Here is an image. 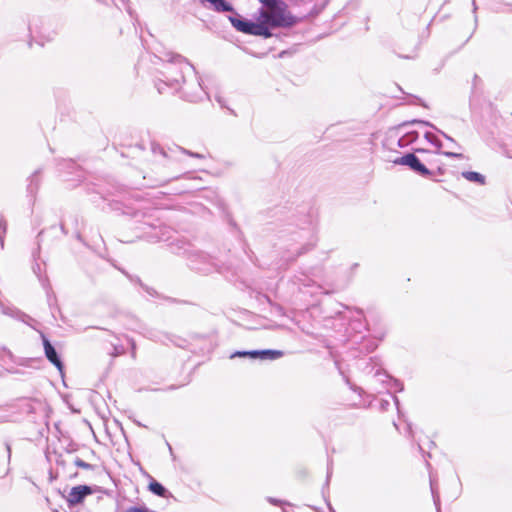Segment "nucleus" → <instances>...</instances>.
Here are the masks:
<instances>
[{
	"label": "nucleus",
	"mask_w": 512,
	"mask_h": 512,
	"mask_svg": "<svg viewBox=\"0 0 512 512\" xmlns=\"http://www.w3.org/2000/svg\"><path fill=\"white\" fill-rule=\"evenodd\" d=\"M391 397H392L397 409L399 410V399L395 395H392Z\"/></svg>",
	"instance_id": "nucleus-35"
},
{
	"label": "nucleus",
	"mask_w": 512,
	"mask_h": 512,
	"mask_svg": "<svg viewBox=\"0 0 512 512\" xmlns=\"http://www.w3.org/2000/svg\"><path fill=\"white\" fill-rule=\"evenodd\" d=\"M166 80H160V83L156 84L157 90L160 94L165 92L166 87H172L176 92L180 90V79L176 76H165Z\"/></svg>",
	"instance_id": "nucleus-11"
},
{
	"label": "nucleus",
	"mask_w": 512,
	"mask_h": 512,
	"mask_svg": "<svg viewBox=\"0 0 512 512\" xmlns=\"http://www.w3.org/2000/svg\"><path fill=\"white\" fill-rule=\"evenodd\" d=\"M304 286H310V283L303 282Z\"/></svg>",
	"instance_id": "nucleus-46"
},
{
	"label": "nucleus",
	"mask_w": 512,
	"mask_h": 512,
	"mask_svg": "<svg viewBox=\"0 0 512 512\" xmlns=\"http://www.w3.org/2000/svg\"><path fill=\"white\" fill-rule=\"evenodd\" d=\"M424 137L431 144H433V142L437 141V137L433 133H431V132H426Z\"/></svg>",
	"instance_id": "nucleus-27"
},
{
	"label": "nucleus",
	"mask_w": 512,
	"mask_h": 512,
	"mask_svg": "<svg viewBox=\"0 0 512 512\" xmlns=\"http://www.w3.org/2000/svg\"><path fill=\"white\" fill-rule=\"evenodd\" d=\"M74 464L77 467L85 469V470H93L95 468L94 465H92L90 463H87V462L83 461L82 459H80L78 457L74 460Z\"/></svg>",
	"instance_id": "nucleus-20"
},
{
	"label": "nucleus",
	"mask_w": 512,
	"mask_h": 512,
	"mask_svg": "<svg viewBox=\"0 0 512 512\" xmlns=\"http://www.w3.org/2000/svg\"><path fill=\"white\" fill-rule=\"evenodd\" d=\"M315 246V242H309V243H306L304 244L298 251L297 253L295 254V256L293 257H288L286 258V261L288 262H294L298 257L304 255L305 253H307L308 251L312 250Z\"/></svg>",
	"instance_id": "nucleus-16"
},
{
	"label": "nucleus",
	"mask_w": 512,
	"mask_h": 512,
	"mask_svg": "<svg viewBox=\"0 0 512 512\" xmlns=\"http://www.w3.org/2000/svg\"><path fill=\"white\" fill-rule=\"evenodd\" d=\"M259 2L262 7L258 9L257 15L268 32L279 27H292L298 22V18L287 11L285 2L281 0H259Z\"/></svg>",
	"instance_id": "nucleus-1"
},
{
	"label": "nucleus",
	"mask_w": 512,
	"mask_h": 512,
	"mask_svg": "<svg viewBox=\"0 0 512 512\" xmlns=\"http://www.w3.org/2000/svg\"><path fill=\"white\" fill-rule=\"evenodd\" d=\"M418 132L417 131H410L407 132L405 135H403L398 140V146L401 148H404L408 146L409 144L415 142L418 139Z\"/></svg>",
	"instance_id": "nucleus-14"
},
{
	"label": "nucleus",
	"mask_w": 512,
	"mask_h": 512,
	"mask_svg": "<svg viewBox=\"0 0 512 512\" xmlns=\"http://www.w3.org/2000/svg\"><path fill=\"white\" fill-rule=\"evenodd\" d=\"M254 354H256V359L259 360H276L281 358L284 355V352L275 349H263L256 350Z\"/></svg>",
	"instance_id": "nucleus-12"
},
{
	"label": "nucleus",
	"mask_w": 512,
	"mask_h": 512,
	"mask_svg": "<svg viewBox=\"0 0 512 512\" xmlns=\"http://www.w3.org/2000/svg\"><path fill=\"white\" fill-rule=\"evenodd\" d=\"M431 492L434 500V504L436 506L437 512H440V504H439V495L436 493L433 483L431 482Z\"/></svg>",
	"instance_id": "nucleus-23"
},
{
	"label": "nucleus",
	"mask_w": 512,
	"mask_h": 512,
	"mask_svg": "<svg viewBox=\"0 0 512 512\" xmlns=\"http://www.w3.org/2000/svg\"><path fill=\"white\" fill-rule=\"evenodd\" d=\"M329 478H330V473L328 472V475H327V482L329 481Z\"/></svg>",
	"instance_id": "nucleus-47"
},
{
	"label": "nucleus",
	"mask_w": 512,
	"mask_h": 512,
	"mask_svg": "<svg viewBox=\"0 0 512 512\" xmlns=\"http://www.w3.org/2000/svg\"><path fill=\"white\" fill-rule=\"evenodd\" d=\"M504 153L507 157L512 158V142L510 144H504Z\"/></svg>",
	"instance_id": "nucleus-26"
},
{
	"label": "nucleus",
	"mask_w": 512,
	"mask_h": 512,
	"mask_svg": "<svg viewBox=\"0 0 512 512\" xmlns=\"http://www.w3.org/2000/svg\"><path fill=\"white\" fill-rule=\"evenodd\" d=\"M413 123H421V124H425V125H428V126H431V127H434L432 124H430L429 122H425V121H413Z\"/></svg>",
	"instance_id": "nucleus-36"
},
{
	"label": "nucleus",
	"mask_w": 512,
	"mask_h": 512,
	"mask_svg": "<svg viewBox=\"0 0 512 512\" xmlns=\"http://www.w3.org/2000/svg\"><path fill=\"white\" fill-rule=\"evenodd\" d=\"M215 99L222 108H227L224 99L220 95L216 94Z\"/></svg>",
	"instance_id": "nucleus-30"
},
{
	"label": "nucleus",
	"mask_w": 512,
	"mask_h": 512,
	"mask_svg": "<svg viewBox=\"0 0 512 512\" xmlns=\"http://www.w3.org/2000/svg\"><path fill=\"white\" fill-rule=\"evenodd\" d=\"M6 230H7V223L4 219H0V243H1V247L3 248V245H4V236L6 234Z\"/></svg>",
	"instance_id": "nucleus-21"
},
{
	"label": "nucleus",
	"mask_w": 512,
	"mask_h": 512,
	"mask_svg": "<svg viewBox=\"0 0 512 512\" xmlns=\"http://www.w3.org/2000/svg\"><path fill=\"white\" fill-rule=\"evenodd\" d=\"M181 98H182L183 100L187 101V102H190V101H191V99H190V94H189V93H183V94L181 95Z\"/></svg>",
	"instance_id": "nucleus-31"
},
{
	"label": "nucleus",
	"mask_w": 512,
	"mask_h": 512,
	"mask_svg": "<svg viewBox=\"0 0 512 512\" xmlns=\"http://www.w3.org/2000/svg\"><path fill=\"white\" fill-rule=\"evenodd\" d=\"M462 176L470 181V182H475V183H478L480 185H484L485 184V176L478 173V172H475V171H464L462 172Z\"/></svg>",
	"instance_id": "nucleus-15"
},
{
	"label": "nucleus",
	"mask_w": 512,
	"mask_h": 512,
	"mask_svg": "<svg viewBox=\"0 0 512 512\" xmlns=\"http://www.w3.org/2000/svg\"><path fill=\"white\" fill-rule=\"evenodd\" d=\"M163 62L166 63V72L173 74L176 72L180 75V79L185 82L183 77L184 68L188 69L190 63L181 55L174 54L173 52H165L162 57H159Z\"/></svg>",
	"instance_id": "nucleus-5"
},
{
	"label": "nucleus",
	"mask_w": 512,
	"mask_h": 512,
	"mask_svg": "<svg viewBox=\"0 0 512 512\" xmlns=\"http://www.w3.org/2000/svg\"><path fill=\"white\" fill-rule=\"evenodd\" d=\"M38 174L39 171H36L31 177L30 184L28 185V190L30 193H33L38 188V183L36 181V177Z\"/></svg>",
	"instance_id": "nucleus-22"
},
{
	"label": "nucleus",
	"mask_w": 512,
	"mask_h": 512,
	"mask_svg": "<svg viewBox=\"0 0 512 512\" xmlns=\"http://www.w3.org/2000/svg\"><path fill=\"white\" fill-rule=\"evenodd\" d=\"M443 155H445L448 158H456V159H462L463 158V154L456 153V152H451V151H445V152H443Z\"/></svg>",
	"instance_id": "nucleus-24"
},
{
	"label": "nucleus",
	"mask_w": 512,
	"mask_h": 512,
	"mask_svg": "<svg viewBox=\"0 0 512 512\" xmlns=\"http://www.w3.org/2000/svg\"><path fill=\"white\" fill-rule=\"evenodd\" d=\"M93 493L92 487L88 485H78L73 487L68 496H67V502L70 507L76 506L83 502L86 496Z\"/></svg>",
	"instance_id": "nucleus-6"
},
{
	"label": "nucleus",
	"mask_w": 512,
	"mask_h": 512,
	"mask_svg": "<svg viewBox=\"0 0 512 512\" xmlns=\"http://www.w3.org/2000/svg\"><path fill=\"white\" fill-rule=\"evenodd\" d=\"M439 132L441 133V135H442L445 139H447V140H449V141H451V142H454V139H453V138H451L449 135H447V134H446V133H444L443 131H439Z\"/></svg>",
	"instance_id": "nucleus-33"
},
{
	"label": "nucleus",
	"mask_w": 512,
	"mask_h": 512,
	"mask_svg": "<svg viewBox=\"0 0 512 512\" xmlns=\"http://www.w3.org/2000/svg\"><path fill=\"white\" fill-rule=\"evenodd\" d=\"M196 342H199V351L201 354L210 353L215 346V339L212 334L208 335H194V347Z\"/></svg>",
	"instance_id": "nucleus-8"
},
{
	"label": "nucleus",
	"mask_w": 512,
	"mask_h": 512,
	"mask_svg": "<svg viewBox=\"0 0 512 512\" xmlns=\"http://www.w3.org/2000/svg\"><path fill=\"white\" fill-rule=\"evenodd\" d=\"M199 258H204V255H202V254L201 255H197V259H199Z\"/></svg>",
	"instance_id": "nucleus-45"
},
{
	"label": "nucleus",
	"mask_w": 512,
	"mask_h": 512,
	"mask_svg": "<svg viewBox=\"0 0 512 512\" xmlns=\"http://www.w3.org/2000/svg\"><path fill=\"white\" fill-rule=\"evenodd\" d=\"M198 83H199L200 88L203 90V92H204V93L207 95V97L209 98V97H210V92H209V88H208V86L206 85L205 81H204L202 78H200Z\"/></svg>",
	"instance_id": "nucleus-25"
},
{
	"label": "nucleus",
	"mask_w": 512,
	"mask_h": 512,
	"mask_svg": "<svg viewBox=\"0 0 512 512\" xmlns=\"http://www.w3.org/2000/svg\"><path fill=\"white\" fill-rule=\"evenodd\" d=\"M198 177L194 174V181ZM211 204L219 209H224V203L217 191L213 188H204L194 183V214L204 211L206 204Z\"/></svg>",
	"instance_id": "nucleus-3"
},
{
	"label": "nucleus",
	"mask_w": 512,
	"mask_h": 512,
	"mask_svg": "<svg viewBox=\"0 0 512 512\" xmlns=\"http://www.w3.org/2000/svg\"><path fill=\"white\" fill-rule=\"evenodd\" d=\"M433 145L440 149L442 147V142L437 138V141L433 142Z\"/></svg>",
	"instance_id": "nucleus-34"
},
{
	"label": "nucleus",
	"mask_w": 512,
	"mask_h": 512,
	"mask_svg": "<svg viewBox=\"0 0 512 512\" xmlns=\"http://www.w3.org/2000/svg\"><path fill=\"white\" fill-rule=\"evenodd\" d=\"M385 376L389 378V388L394 389L395 391L398 392L403 391L404 385L402 382H400L398 379L391 378L388 375Z\"/></svg>",
	"instance_id": "nucleus-19"
},
{
	"label": "nucleus",
	"mask_w": 512,
	"mask_h": 512,
	"mask_svg": "<svg viewBox=\"0 0 512 512\" xmlns=\"http://www.w3.org/2000/svg\"><path fill=\"white\" fill-rule=\"evenodd\" d=\"M416 152L424 153V152H426V150H424V149H417Z\"/></svg>",
	"instance_id": "nucleus-41"
},
{
	"label": "nucleus",
	"mask_w": 512,
	"mask_h": 512,
	"mask_svg": "<svg viewBox=\"0 0 512 512\" xmlns=\"http://www.w3.org/2000/svg\"><path fill=\"white\" fill-rule=\"evenodd\" d=\"M174 246L175 252L178 254H185L190 249V244L188 242L183 241H177V243L174 244Z\"/></svg>",
	"instance_id": "nucleus-18"
},
{
	"label": "nucleus",
	"mask_w": 512,
	"mask_h": 512,
	"mask_svg": "<svg viewBox=\"0 0 512 512\" xmlns=\"http://www.w3.org/2000/svg\"><path fill=\"white\" fill-rule=\"evenodd\" d=\"M230 13L228 20L236 31L265 39L273 36V33L268 32L266 26L262 25L259 16H257L256 21H253L243 18L236 10Z\"/></svg>",
	"instance_id": "nucleus-2"
},
{
	"label": "nucleus",
	"mask_w": 512,
	"mask_h": 512,
	"mask_svg": "<svg viewBox=\"0 0 512 512\" xmlns=\"http://www.w3.org/2000/svg\"><path fill=\"white\" fill-rule=\"evenodd\" d=\"M5 451L7 454V462H10L11 459V445L8 442H5Z\"/></svg>",
	"instance_id": "nucleus-28"
},
{
	"label": "nucleus",
	"mask_w": 512,
	"mask_h": 512,
	"mask_svg": "<svg viewBox=\"0 0 512 512\" xmlns=\"http://www.w3.org/2000/svg\"><path fill=\"white\" fill-rule=\"evenodd\" d=\"M327 505H328L330 512H335V510L333 509V507L331 506V504L329 502H327Z\"/></svg>",
	"instance_id": "nucleus-40"
},
{
	"label": "nucleus",
	"mask_w": 512,
	"mask_h": 512,
	"mask_svg": "<svg viewBox=\"0 0 512 512\" xmlns=\"http://www.w3.org/2000/svg\"><path fill=\"white\" fill-rule=\"evenodd\" d=\"M394 164L409 167L414 173L431 178L434 172L430 170L414 153H406L394 160Z\"/></svg>",
	"instance_id": "nucleus-4"
},
{
	"label": "nucleus",
	"mask_w": 512,
	"mask_h": 512,
	"mask_svg": "<svg viewBox=\"0 0 512 512\" xmlns=\"http://www.w3.org/2000/svg\"><path fill=\"white\" fill-rule=\"evenodd\" d=\"M39 269H40V265H37V268H33V271L36 272V271H39Z\"/></svg>",
	"instance_id": "nucleus-42"
},
{
	"label": "nucleus",
	"mask_w": 512,
	"mask_h": 512,
	"mask_svg": "<svg viewBox=\"0 0 512 512\" xmlns=\"http://www.w3.org/2000/svg\"><path fill=\"white\" fill-rule=\"evenodd\" d=\"M41 338H42V341H43V346H44V352H45V356L46 358L60 371L62 372L63 371V362L61 361L56 349L54 348V346L51 344V342L46 338V336L41 333Z\"/></svg>",
	"instance_id": "nucleus-7"
},
{
	"label": "nucleus",
	"mask_w": 512,
	"mask_h": 512,
	"mask_svg": "<svg viewBox=\"0 0 512 512\" xmlns=\"http://www.w3.org/2000/svg\"><path fill=\"white\" fill-rule=\"evenodd\" d=\"M388 405H389V402H388V401H382L381 406H382V408H383V409H386V407H387Z\"/></svg>",
	"instance_id": "nucleus-37"
},
{
	"label": "nucleus",
	"mask_w": 512,
	"mask_h": 512,
	"mask_svg": "<svg viewBox=\"0 0 512 512\" xmlns=\"http://www.w3.org/2000/svg\"><path fill=\"white\" fill-rule=\"evenodd\" d=\"M151 149L155 155L160 154L165 158H174V155L177 153H185L187 155H192L190 151L184 150L179 146H176L175 148H169L168 150H166L161 145L153 143Z\"/></svg>",
	"instance_id": "nucleus-9"
},
{
	"label": "nucleus",
	"mask_w": 512,
	"mask_h": 512,
	"mask_svg": "<svg viewBox=\"0 0 512 512\" xmlns=\"http://www.w3.org/2000/svg\"><path fill=\"white\" fill-rule=\"evenodd\" d=\"M193 157H194V159H196V158H199V159H200V158H202L203 156H202L201 154H199V153H195V152H194Z\"/></svg>",
	"instance_id": "nucleus-38"
},
{
	"label": "nucleus",
	"mask_w": 512,
	"mask_h": 512,
	"mask_svg": "<svg viewBox=\"0 0 512 512\" xmlns=\"http://www.w3.org/2000/svg\"><path fill=\"white\" fill-rule=\"evenodd\" d=\"M198 269H199V270H201V271H202V272H204V273H207V272H209V271H210V269H209V268H198Z\"/></svg>",
	"instance_id": "nucleus-39"
},
{
	"label": "nucleus",
	"mask_w": 512,
	"mask_h": 512,
	"mask_svg": "<svg viewBox=\"0 0 512 512\" xmlns=\"http://www.w3.org/2000/svg\"><path fill=\"white\" fill-rule=\"evenodd\" d=\"M149 484H148V490L153 493L154 495H157L162 498H171L172 493L166 489L160 482L156 481L153 477L149 476Z\"/></svg>",
	"instance_id": "nucleus-10"
},
{
	"label": "nucleus",
	"mask_w": 512,
	"mask_h": 512,
	"mask_svg": "<svg viewBox=\"0 0 512 512\" xmlns=\"http://www.w3.org/2000/svg\"><path fill=\"white\" fill-rule=\"evenodd\" d=\"M137 281H138V282H139V284H140V285L145 289V291H146L148 294H150V295H155V294H156V291H155L153 288H149V287H147V286L143 285L139 279H137Z\"/></svg>",
	"instance_id": "nucleus-29"
},
{
	"label": "nucleus",
	"mask_w": 512,
	"mask_h": 512,
	"mask_svg": "<svg viewBox=\"0 0 512 512\" xmlns=\"http://www.w3.org/2000/svg\"><path fill=\"white\" fill-rule=\"evenodd\" d=\"M268 501L273 504V505H279L280 504V501L275 499V498H272V497H269L268 498Z\"/></svg>",
	"instance_id": "nucleus-32"
},
{
	"label": "nucleus",
	"mask_w": 512,
	"mask_h": 512,
	"mask_svg": "<svg viewBox=\"0 0 512 512\" xmlns=\"http://www.w3.org/2000/svg\"><path fill=\"white\" fill-rule=\"evenodd\" d=\"M39 269H40V265H37V268H33V271L36 272V271H39Z\"/></svg>",
	"instance_id": "nucleus-43"
},
{
	"label": "nucleus",
	"mask_w": 512,
	"mask_h": 512,
	"mask_svg": "<svg viewBox=\"0 0 512 512\" xmlns=\"http://www.w3.org/2000/svg\"><path fill=\"white\" fill-rule=\"evenodd\" d=\"M39 269H40V265H37V268H33V271L36 272V271H39Z\"/></svg>",
	"instance_id": "nucleus-44"
},
{
	"label": "nucleus",
	"mask_w": 512,
	"mask_h": 512,
	"mask_svg": "<svg viewBox=\"0 0 512 512\" xmlns=\"http://www.w3.org/2000/svg\"><path fill=\"white\" fill-rule=\"evenodd\" d=\"M256 352V350H250V351H235L234 353H232L230 355V358L233 359V358H250V359H253V360H256V354H254Z\"/></svg>",
	"instance_id": "nucleus-17"
},
{
	"label": "nucleus",
	"mask_w": 512,
	"mask_h": 512,
	"mask_svg": "<svg viewBox=\"0 0 512 512\" xmlns=\"http://www.w3.org/2000/svg\"><path fill=\"white\" fill-rule=\"evenodd\" d=\"M2 312L5 315L19 319L20 321L25 322V323H28V320H32V318L30 316H28L27 314L15 309V308L5 307V308H3Z\"/></svg>",
	"instance_id": "nucleus-13"
}]
</instances>
